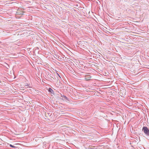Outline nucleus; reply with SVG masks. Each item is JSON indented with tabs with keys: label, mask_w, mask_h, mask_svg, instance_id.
Wrapping results in <instances>:
<instances>
[{
	"label": "nucleus",
	"mask_w": 149,
	"mask_h": 149,
	"mask_svg": "<svg viewBox=\"0 0 149 149\" xmlns=\"http://www.w3.org/2000/svg\"><path fill=\"white\" fill-rule=\"evenodd\" d=\"M142 131L146 135L149 136V130L147 127H143L142 129Z\"/></svg>",
	"instance_id": "f257e3e1"
},
{
	"label": "nucleus",
	"mask_w": 149,
	"mask_h": 149,
	"mask_svg": "<svg viewBox=\"0 0 149 149\" xmlns=\"http://www.w3.org/2000/svg\"><path fill=\"white\" fill-rule=\"evenodd\" d=\"M48 91L49 92L53 94L54 93V91L51 88H49L48 89Z\"/></svg>",
	"instance_id": "f03ea898"
},
{
	"label": "nucleus",
	"mask_w": 149,
	"mask_h": 149,
	"mask_svg": "<svg viewBox=\"0 0 149 149\" xmlns=\"http://www.w3.org/2000/svg\"><path fill=\"white\" fill-rule=\"evenodd\" d=\"M61 97H64L65 99H67V97L66 96H64V95H61Z\"/></svg>",
	"instance_id": "7ed1b4c3"
},
{
	"label": "nucleus",
	"mask_w": 149,
	"mask_h": 149,
	"mask_svg": "<svg viewBox=\"0 0 149 149\" xmlns=\"http://www.w3.org/2000/svg\"><path fill=\"white\" fill-rule=\"evenodd\" d=\"M10 146L12 148H15V146H13V145H12L11 144L10 145Z\"/></svg>",
	"instance_id": "20e7f679"
},
{
	"label": "nucleus",
	"mask_w": 149,
	"mask_h": 149,
	"mask_svg": "<svg viewBox=\"0 0 149 149\" xmlns=\"http://www.w3.org/2000/svg\"><path fill=\"white\" fill-rule=\"evenodd\" d=\"M57 74L58 76L59 77H60V78H61L60 76L57 73Z\"/></svg>",
	"instance_id": "39448f33"
},
{
	"label": "nucleus",
	"mask_w": 149,
	"mask_h": 149,
	"mask_svg": "<svg viewBox=\"0 0 149 149\" xmlns=\"http://www.w3.org/2000/svg\"><path fill=\"white\" fill-rule=\"evenodd\" d=\"M121 91H120V93H121Z\"/></svg>",
	"instance_id": "423d86ee"
}]
</instances>
